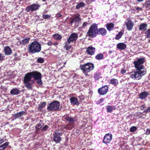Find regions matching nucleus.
I'll use <instances>...</instances> for the list:
<instances>
[{
	"label": "nucleus",
	"instance_id": "13d9d810",
	"mask_svg": "<svg viewBox=\"0 0 150 150\" xmlns=\"http://www.w3.org/2000/svg\"><path fill=\"white\" fill-rule=\"evenodd\" d=\"M138 2H142L144 0H136Z\"/></svg>",
	"mask_w": 150,
	"mask_h": 150
},
{
	"label": "nucleus",
	"instance_id": "423d86ee",
	"mask_svg": "<svg viewBox=\"0 0 150 150\" xmlns=\"http://www.w3.org/2000/svg\"><path fill=\"white\" fill-rule=\"evenodd\" d=\"M107 33V30L104 28H100L97 29V25L94 24V35L99 34L102 36L105 35Z\"/></svg>",
	"mask_w": 150,
	"mask_h": 150
},
{
	"label": "nucleus",
	"instance_id": "58836bf2",
	"mask_svg": "<svg viewBox=\"0 0 150 150\" xmlns=\"http://www.w3.org/2000/svg\"><path fill=\"white\" fill-rule=\"evenodd\" d=\"M137 129V128L135 126L132 127L130 129V131L132 132H134Z\"/></svg>",
	"mask_w": 150,
	"mask_h": 150
},
{
	"label": "nucleus",
	"instance_id": "72a5a7b5",
	"mask_svg": "<svg viewBox=\"0 0 150 150\" xmlns=\"http://www.w3.org/2000/svg\"><path fill=\"white\" fill-rule=\"evenodd\" d=\"M65 119L67 120V121H69L70 122H72L74 121L75 120L72 117H71L69 116H67L65 118Z\"/></svg>",
	"mask_w": 150,
	"mask_h": 150
},
{
	"label": "nucleus",
	"instance_id": "5701e85b",
	"mask_svg": "<svg viewBox=\"0 0 150 150\" xmlns=\"http://www.w3.org/2000/svg\"><path fill=\"white\" fill-rule=\"evenodd\" d=\"M107 29L109 31L112 30L114 28V24L112 23H108L106 25Z\"/></svg>",
	"mask_w": 150,
	"mask_h": 150
},
{
	"label": "nucleus",
	"instance_id": "c756f323",
	"mask_svg": "<svg viewBox=\"0 0 150 150\" xmlns=\"http://www.w3.org/2000/svg\"><path fill=\"white\" fill-rule=\"evenodd\" d=\"M106 109L108 112L111 113L113 110V107L110 105H108L106 106Z\"/></svg>",
	"mask_w": 150,
	"mask_h": 150
},
{
	"label": "nucleus",
	"instance_id": "f3484780",
	"mask_svg": "<svg viewBox=\"0 0 150 150\" xmlns=\"http://www.w3.org/2000/svg\"><path fill=\"white\" fill-rule=\"evenodd\" d=\"M4 51L5 55H9L12 53V50L11 48L8 46H6L4 48Z\"/></svg>",
	"mask_w": 150,
	"mask_h": 150
},
{
	"label": "nucleus",
	"instance_id": "9d476101",
	"mask_svg": "<svg viewBox=\"0 0 150 150\" xmlns=\"http://www.w3.org/2000/svg\"><path fill=\"white\" fill-rule=\"evenodd\" d=\"M108 90V87L106 85L99 88L98 90V92L100 95H104L107 93Z\"/></svg>",
	"mask_w": 150,
	"mask_h": 150
},
{
	"label": "nucleus",
	"instance_id": "f257e3e1",
	"mask_svg": "<svg viewBox=\"0 0 150 150\" xmlns=\"http://www.w3.org/2000/svg\"><path fill=\"white\" fill-rule=\"evenodd\" d=\"M42 75L40 73L37 71H33L27 73L24 79V82L25 86L28 89H32L34 80H37V83L38 85L42 84L41 80Z\"/></svg>",
	"mask_w": 150,
	"mask_h": 150
},
{
	"label": "nucleus",
	"instance_id": "f8f14e48",
	"mask_svg": "<svg viewBox=\"0 0 150 150\" xmlns=\"http://www.w3.org/2000/svg\"><path fill=\"white\" fill-rule=\"evenodd\" d=\"M80 15L78 14L73 19L71 22V23H75V26L76 27H78L79 25V22L81 20V18L79 17Z\"/></svg>",
	"mask_w": 150,
	"mask_h": 150
},
{
	"label": "nucleus",
	"instance_id": "2f4dec72",
	"mask_svg": "<svg viewBox=\"0 0 150 150\" xmlns=\"http://www.w3.org/2000/svg\"><path fill=\"white\" fill-rule=\"evenodd\" d=\"M53 37L56 40H60L62 38V36L57 33L54 34L53 35Z\"/></svg>",
	"mask_w": 150,
	"mask_h": 150
},
{
	"label": "nucleus",
	"instance_id": "8fccbe9b",
	"mask_svg": "<svg viewBox=\"0 0 150 150\" xmlns=\"http://www.w3.org/2000/svg\"><path fill=\"white\" fill-rule=\"evenodd\" d=\"M146 108V105H145L144 104L141 105L140 107L141 109L142 110H144Z\"/></svg>",
	"mask_w": 150,
	"mask_h": 150
},
{
	"label": "nucleus",
	"instance_id": "603ef678",
	"mask_svg": "<svg viewBox=\"0 0 150 150\" xmlns=\"http://www.w3.org/2000/svg\"><path fill=\"white\" fill-rule=\"evenodd\" d=\"M47 44L49 46H51L53 45L52 42L51 41H49L47 43Z\"/></svg>",
	"mask_w": 150,
	"mask_h": 150
},
{
	"label": "nucleus",
	"instance_id": "412c9836",
	"mask_svg": "<svg viewBox=\"0 0 150 150\" xmlns=\"http://www.w3.org/2000/svg\"><path fill=\"white\" fill-rule=\"evenodd\" d=\"M21 92L17 88H13L10 91V93L12 95H17Z\"/></svg>",
	"mask_w": 150,
	"mask_h": 150
},
{
	"label": "nucleus",
	"instance_id": "e2e57ef3",
	"mask_svg": "<svg viewBox=\"0 0 150 150\" xmlns=\"http://www.w3.org/2000/svg\"><path fill=\"white\" fill-rule=\"evenodd\" d=\"M20 1H21L22 0H20Z\"/></svg>",
	"mask_w": 150,
	"mask_h": 150
},
{
	"label": "nucleus",
	"instance_id": "473e14b6",
	"mask_svg": "<svg viewBox=\"0 0 150 150\" xmlns=\"http://www.w3.org/2000/svg\"><path fill=\"white\" fill-rule=\"evenodd\" d=\"M122 35L123 33L121 31H120L116 36L115 38V39L117 40H119L121 38Z\"/></svg>",
	"mask_w": 150,
	"mask_h": 150
},
{
	"label": "nucleus",
	"instance_id": "9b49d317",
	"mask_svg": "<svg viewBox=\"0 0 150 150\" xmlns=\"http://www.w3.org/2000/svg\"><path fill=\"white\" fill-rule=\"evenodd\" d=\"M112 135L109 133L106 134L104 137L103 142L107 144L110 143L112 138Z\"/></svg>",
	"mask_w": 150,
	"mask_h": 150
},
{
	"label": "nucleus",
	"instance_id": "49530a36",
	"mask_svg": "<svg viewBox=\"0 0 150 150\" xmlns=\"http://www.w3.org/2000/svg\"><path fill=\"white\" fill-rule=\"evenodd\" d=\"M78 98H79V101L81 102L82 100L84 99V97L82 95H80L78 97Z\"/></svg>",
	"mask_w": 150,
	"mask_h": 150
},
{
	"label": "nucleus",
	"instance_id": "a18cd8bd",
	"mask_svg": "<svg viewBox=\"0 0 150 150\" xmlns=\"http://www.w3.org/2000/svg\"><path fill=\"white\" fill-rule=\"evenodd\" d=\"M100 77V74L99 73H96L94 76V78L96 80H98Z\"/></svg>",
	"mask_w": 150,
	"mask_h": 150
},
{
	"label": "nucleus",
	"instance_id": "680f3d73",
	"mask_svg": "<svg viewBox=\"0 0 150 150\" xmlns=\"http://www.w3.org/2000/svg\"><path fill=\"white\" fill-rule=\"evenodd\" d=\"M121 150H125L124 149H122Z\"/></svg>",
	"mask_w": 150,
	"mask_h": 150
},
{
	"label": "nucleus",
	"instance_id": "e433bc0d",
	"mask_svg": "<svg viewBox=\"0 0 150 150\" xmlns=\"http://www.w3.org/2000/svg\"><path fill=\"white\" fill-rule=\"evenodd\" d=\"M43 126V123H38L35 126V128L37 129H40Z\"/></svg>",
	"mask_w": 150,
	"mask_h": 150
},
{
	"label": "nucleus",
	"instance_id": "dca6fc26",
	"mask_svg": "<svg viewBox=\"0 0 150 150\" xmlns=\"http://www.w3.org/2000/svg\"><path fill=\"white\" fill-rule=\"evenodd\" d=\"M70 100L71 104L73 105H78L79 104V101L75 97H71L70 98Z\"/></svg>",
	"mask_w": 150,
	"mask_h": 150
},
{
	"label": "nucleus",
	"instance_id": "ea45409f",
	"mask_svg": "<svg viewBox=\"0 0 150 150\" xmlns=\"http://www.w3.org/2000/svg\"><path fill=\"white\" fill-rule=\"evenodd\" d=\"M134 8H135V9H134V11H137V13L139 11L142 10V8H140L138 7H135Z\"/></svg>",
	"mask_w": 150,
	"mask_h": 150
},
{
	"label": "nucleus",
	"instance_id": "de8ad7c7",
	"mask_svg": "<svg viewBox=\"0 0 150 150\" xmlns=\"http://www.w3.org/2000/svg\"><path fill=\"white\" fill-rule=\"evenodd\" d=\"M150 112V106L148 107L146 109H145L143 111V112L147 113Z\"/></svg>",
	"mask_w": 150,
	"mask_h": 150
},
{
	"label": "nucleus",
	"instance_id": "20e7f679",
	"mask_svg": "<svg viewBox=\"0 0 150 150\" xmlns=\"http://www.w3.org/2000/svg\"><path fill=\"white\" fill-rule=\"evenodd\" d=\"M80 67L83 73L86 76L88 72L93 70V65L92 63H88L83 65H81Z\"/></svg>",
	"mask_w": 150,
	"mask_h": 150
},
{
	"label": "nucleus",
	"instance_id": "bf43d9fd",
	"mask_svg": "<svg viewBox=\"0 0 150 150\" xmlns=\"http://www.w3.org/2000/svg\"><path fill=\"white\" fill-rule=\"evenodd\" d=\"M113 110H115L116 109V108L115 106H113Z\"/></svg>",
	"mask_w": 150,
	"mask_h": 150
},
{
	"label": "nucleus",
	"instance_id": "b1692460",
	"mask_svg": "<svg viewBox=\"0 0 150 150\" xmlns=\"http://www.w3.org/2000/svg\"><path fill=\"white\" fill-rule=\"evenodd\" d=\"M93 47L90 46L86 48V52L89 55H93Z\"/></svg>",
	"mask_w": 150,
	"mask_h": 150
},
{
	"label": "nucleus",
	"instance_id": "aec40b11",
	"mask_svg": "<svg viewBox=\"0 0 150 150\" xmlns=\"http://www.w3.org/2000/svg\"><path fill=\"white\" fill-rule=\"evenodd\" d=\"M25 112L24 111H21L18 113H16L13 116V118L14 119H16L22 117L24 114L25 113Z\"/></svg>",
	"mask_w": 150,
	"mask_h": 150
},
{
	"label": "nucleus",
	"instance_id": "37998d69",
	"mask_svg": "<svg viewBox=\"0 0 150 150\" xmlns=\"http://www.w3.org/2000/svg\"><path fill=\"white\" fill-rule=\"evenodd\" d=\"M49 128V127L47 125H45L42 129V131H45L47 130Z\"/></svg>",
	"mask_w": 150,
	"mask_h": 150
},
{
	"label": "nucleus",
	"instance_id": "f704fd0d",
	"mask_svg": "<svg viewBox=\"0 0 150 150\" xmlns=\"http://www.w3.org/2000/svg\"><path fill=\"white\" fill-rule=\"evenodd\" d=\"M145 7L147 8L150 7V0H146L144 5Z\"/></svg>",
	"mask_w": 150,
	"mask_h": 150
},
{
	"label": "nucleus",
	"instance_id": "ddd939ff",
	"mask_svg": "<svg viewBox=\"0 0 150 150\" xmlns=\"http://www.w3.org/2000/svg\"><path fill=\"white\" fill-rule=\"evenodd\" d=\"M127 30L130 31L132 29L134 25V23L130 20H128L127 22H125Z\"/></svg>",
	"mask_w": 150,
	"mask_h": 150
},
{
	"label": "nucleus",
	"instance_id": "6e6d98bb",
	"mask_svg": "<svg viewBox=\"0 0 150 150\" xmlns=\"http://www.w3.org/2000/svg\"><path fill=\"white\" fill-rule=\"evenodd\" d=\"M4 142V140L3 139H0V145Z\"/></svg>",
	"mask_w": 150,
	"mask_h": 150
},
{
	"label": "nucleus",
	"instance_id": "39448f33",
	"mask_svg": "<svg viewBox=\"0 0 150 150\" xmlns=\"http://www.w3.org/2000/svg\"><path fill=\"white\" fill-rule=\"evenodd\" d=\"M60 103L57 101H54L49 104L47 107V110L49 111H56L59 109Z\"/></svg>",
	"mask_w": 150,
	"mask_h": 150
},
{
	"label": "nucleus",
	"instance_id": "c03bdc74",
	"mask_svg": "<svg viewBox=\"0 0 150 150\" xmlns=\"http://www.w3.org/2000/svg\"><path fill=\"white\" fill-rule=\"evenodd\" d=\"M51 16L50 15L48 14H46L43 15V18L45 19H47L50 18Z\"/></svg>",
	"mask_w": 150,
	"mask_h": 150
},
{
	"label": "nucleus",
	"instance_id": "1a4fd4ad",
	"mask_svg": "<svg viewBox=\"0 0 150 150\" xmlns=\"http://www.w3.org/2000/svg\"><path fill=\"white\" fill-rule=\"evenodd\" d=\"M78 35L75 33H71L69 37L67 39V42L70 43L71 42H75L78 38Z\"/></svg>",
	"mask_w": 150,
	"mask_h": 150
},
{
	"label": "nucleus",
	"instance_id": "7ed1b4c3",
	"mask_svg": "<svg viewBox=\"0 0 150 150\" xmlns=\"http://www.w3.org/2000/svg\"><path fill=\"white\" fill-rule=\"evenodd\" d=\"M41 46L39 43L36 41L33 42L28 45V51L33 54L40 52Z\"/></svg>",
	"mask_w": 150,
	"mask_h": 150
},
{
	"label": "nucleus",
	"instance_id": "09e8293b",
	"mask_svg": "<svg viewBox=\"0 0 150 150\" xmlns=\"http://www.w3.org/2000/svg\"><path fill=\"white\" fill-rule=\"evenodd\" d=\"M145 134L146 135H149L150 134V129H146V131Z\"/></svg>",
	"mask_w": 150,
	"mask_h": 150
},
{
	"label": "nucleus",
	"instance_id": "052dcab7",
	"mask_svg": "<svg viewBox=\"0 0 150 150\" xmlns=\"http://www.w3.org/2000/svg\"><path fill=\"white\" fill-rule=\"evenodd\" d=\"M149 100L150 101V97L149 98Z\"/></svg>",
	"mask_w": 150,
	"mask_h": 150
},
{
	"label": "nucleus",
	"instance_id": "393cba45",
	"mask_svg": "<svg viewBox=\"0 0 150 150\" xmlns=\"http://www.w3.org/2000/svg\"><path fill=\"white\" fill-rule=\"evenodd\" d=\"M30 38H27L24 39L20 42V43L23 45H25L28 44Z\"/></svg>",
	"mask_w": 150,
	"mask_h": 150
},
{
	"label": "nucleus",
	"instance_id": "5fc2aeb1",
	"mask_svg": "<svg viewBox=\"0 0 150 150\" xmlns=\"http://www.w3.org/2000/svg\"><path fill=\"white\" fill-rule=\"evenodd\" d=\"M2 54H0V60H2L3 59V57L2 56Z\"/></svg>",
	"mask_w": 150,
	"mask_h": 150
},
{
	"label": "nucleus",
	"instance_id": "a19ab883",
	"mask_svg": "<svg viewBox=\"0 0 150 150\" xmlns=\"http://www.w3.org/2000/svg\"><path fill=\"white\" fill-rule=\"evenodd\" d=\"M88 23L87 22H84L82 24V25L80 27V28L81 29H83L84 28L88 25Z\"/></svg>",
	"mask_w": 150,
	"mask_h": 150
},
{
	"label": "nucleus",
	"instance_id": "79ce46f5",
	"mask_svg": "<svg viewBox=\"0 0 150 150\" xmlns=\"http://www.w3.org/2000/svg\"><path fill=\"white\" fill-rule=\"evenodd\" d=\"M104 100V98H101L99 100L97 101L96 102V103L97 104H100V103H101L103 102Z\"/></svg>",
	"mask_w": 150,
	"mask_h": 150
},
{
	"label": "nucleus",
	"instance_id": "cd10ccee",
	"mask_svg": "<svg viewBox=\"0 0 150 150\" xmlns=\"http://www.w3.org/2000/svg\"><path fill=\"white\" fill-rule=\"evenodd\" d=\"M70 43H68L67 42V41L65 42L64 43V49L66 50H70L71 48V45H68V44Z\"/></svg>",
	"mask_w": 150,
	"mask_h": 150
},
{
	"label": "nucleus",
	"instance_id": "c85d7f7f",
	"mask_svg": "<svg viewBox=\"0 0 150 150\" xmlns=\"http://www.w3.org/2000/svg\"><path fill=\"white\" fill-rule=\"evenodd\" d=\"M8 145V143L6 142L4 143L2 145L0 146V150H4Z\"/></svg>",
	"mask_w": 150,
	"mask_h": 150
},
{
	"label": "nucleus",
	"instance_id": "7c9ffc66",
	"mask_svg": "<svg viewBox=\"0 0 150 150\" xmlns=\"http://www.w3.org/2000/svg\"><path fill=\"white\" fill-rule=\"evenodd\" d=\"M103 55L102 53H100L96 55L95 58L97 60H100L103 58Z\"/></svg>",
	"mask_w": 150,
	"mask_h": 150
},
{
	"label": "nucleus",
	"instance_id": "a878e982",
	"mask_svg": "<svg viewBox=\"0 0 150 150\" xmlns=\"http://www.w3.org/2000/svg\"><path fill=\"white\" fill-rule=\"evenodd\" d=\"M85 6V4L83 2L81 1L77 4L76 6V8L77 9H79V8L84 7Z\"/></svg>",
	"mask_w": 150,
	"mask_h": 150
},
{
	"label": "nucleus",
	"instance_id": "bb28decb",
	"mask_svg": "<svg viewBox=\"0 0 150 150\" xmlns=\"http://www.w3.org/2000/svg\"><path fill=\"white\" fill-rule=\"evenodd\" d=\"M45 105L46 103L45 102H43L40 103L39 105L38 110L39 111H41L42 110V109L45 107Z\"/></svg>",
	"mask_w": 150,
	"mask_h": 150
},
{
	"label": "nucleus",
	"instance_id": "4c0bfd02",
	"mask_svg": "<svg viewBox=\"0 0 150 150\" xmlns=\"http://www.w3.org/2000/svg\"><path fill=\"white\" fill-rule=\"evenodd\" d=\"M37 61L38 63H42L44 62V59L42 57H39L37 59Z\"/></svg>",
	"mask_w": 150,
	"mask_h": 150
},
{
	"label": "nucleus",
	"instance_id": "2eb2a0df",
	"mask_svg": "<svg viewBox=\"0 0 150 150\" xmlns=\"http://www.w3.org/2000/svg\"><path fill=\"white\" fill-rule=\"evenodd\" d=\"M149 94L146 91H143L139 95V98L141 100H143L146 98L149 95Z\"/></svg>",
	"mask_w": 150,
	"mask_h": 150
},
{
	"label": "nucleus",
	"instance_id": "864d4df0",
	"mask_svg": "<svg viewBox=\"0 0 150 150\" xmlns=\"http://www.w3.org/2000/svg\"><path fill=\"white\" fill-rule=\"evenodd\" d=\"M126 72V70L124 69H122L121 71V74H124Z\"/></svg>",
	"mask_w": 150,
	"mask_h": 150
},
{
	"label": "nucleus",
	"instance_id": "c9c22d12",
	"mask_svg": "<svg viewBox=\"0 0 150 150\" xmlns=\"http://www.w3.org/2000/svg\"><path fill=\"white\" fill-rule=\"evenodd\" d=\"M145 34L147 38H150V28L147 30Z\"/></svg>",
	"mask_w": 150,
	"mask_h": 150
},
{
	"label": "nucleus",
	"instance_id": "4d7b16f0",
	"mask_svg": "<svg viewBox=\"0 0 150 150\" xmlns=\"http://www.w3.org/2000/svg\"><path fill=\"white\" fill-rule=\"evenodd\" d=\"M58 44V43L57 42H55L54 43V44H53L54 45H57Z\"/></svg>",
	"mask_w": 150,
	"mask_h": 150
},
{
	"label": "nucleus",
	"instance_id": "a211bd4d",
	"mask_svg": "<svg viewBox=\"0 0 150 150\" xmlns=\"http://www.w3.org/2000/svg\"><path fill=\"white\" fill-rule=\"evenodd\" d=\"M109 83L112 84L115 87L117 86L119 83L117 79L112 78L110 80Z\"/></svg>",
	"mask_w": 150,
	"mask_h": 150
},
{
	"label": "nucleus",
	"instance_id": "4468645a",
	"mask_svg": "<svg viewBox=\"0 0 150 150\" xmlns=\"http://www.w3.org/2000/svg\"><path fill=\"white\" fill-rule=\"evenodd\" d=\"M117 48L119 50H123L127 47V45L123 43H119L117 45Z\"/></svg>",
	"mask_w": 150,
	"mask_h": 150
},
{
	"label": "nucleus",
	"instance_id": "4be33fe9",
	"mask_svg": "<svg viewBox=\"0 0 150 150\" xmlns=\"http://www.w3.org/2000/svg\"><path fill=\"white\" fill-rule=\"evenodd\" d=\"M94 33V26L92 25L90 28L87 33L88 35L89 36H92Z\"/></svg>",
	"mask_w": 150,
	"mask_h": 150
},
{
	"label": "nucleus",
	"instance_id": "0eeeda50",
	"mask_svg": "<svg viewBox=\"0 0 150 150\" xmlns=\"http://www.w3.org/2000/svg\"><path fill=\"white\" fill-rule=\"evenodd\" d=\"M40 5L38 4H34L27 7L25 10L27 12L30 11H34L38 9Z\"/></svg>",
	"mask_w": 150,
	"mask_h": 150
},
{
	"label": "nucleus",
	"instance_id": "6ab92c4d",
	"mask_svg": "<svg viewBox=\"0 0 150 150\" xmlns=\"http://www.w3.org/2000/svg\"><path fill=\"white\" fill-rule=\"evenodd\" d=\"M147 26V25L146 23H142L140 24L139 28V30L140 31H144L146 30Z\"/></svg>",
	"mask_w": 150,
	"mask_h": 150
},
{
	"label": "nucleus",
	"instance_id": "3c124183",
	"mask_svg": "<svg viewBox=\"0 0 150 150\" xmlns=\"http://www.w3.org/2000/svg\"><path fill=\"white\" fill-rule=\"evenodd\" d=\"M62 15L60 13H58L56 14V17L57 18L61 17Z\"/></svg>",
	"mask_w": 150,
	"mask_h": 150
},
{
	"label": "nucleus",
	"instance_id": "6e6552de",
	"mask_svg": "<svg viewBox=\"0 0 150 150\" xmlns=\"http://www.w3.org/2000/svg\"><path fill=\"white\" fill-rule=\"evenodd\" d=\"M62 133L59 132L57 131H55L53 134L54 136L53 141L56 143H60L61 140V136L62 135Z\"/></svg>",
	"mask_w": 150,
	"mask_h": 150
},
{
	"label": "nucleus",
	"instance_id": "f03ea898",
	"mask_svg": "<svg viewBox=\"0 0 150 150\" xmlns=\"http://www.w3.org/2000/svg\"><path fill=\"white\" fill-rule=\"evenodd\" d=\"M145 58L137 59V60L134 61L133 64L136 69V71L134 73L131 75L130 77L132 79H137L139 80L142 78V76L145 74L146 71L144 69L142 64L144 63Z\"/></svg>",
	"mask_w": 150,
	"mask_h": 150
}]
</instances>
